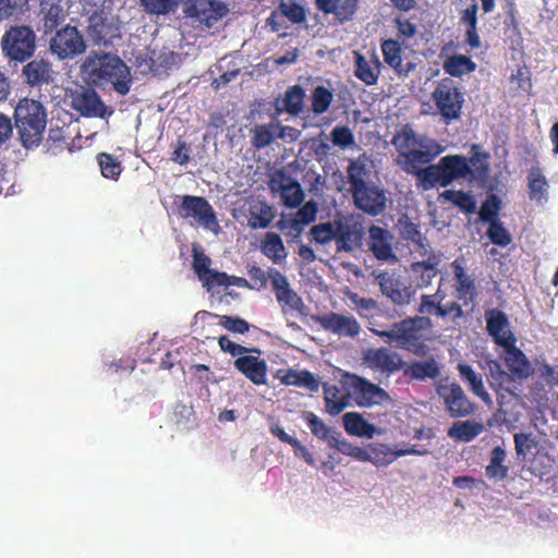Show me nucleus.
<instances>
[{
  "label": "nucleus",
  "instance_id": "5",
  "mask_svg": "<svg viewBox=\"0 0 558 558\" xmlns=\"http://www.w3.org/2000/svg\"><path fill=\"white\" fill-rule=\"evenodd\" d=\"M87 48L84 31L72 24L61 26L48 40V51L60 62L77 59L86 53Z\"/></svg>",
  "mask_w": 558,
  "mask_h": 558
},
{
  "label": "nucleus",
  "instance_id": "25",
  "mask_svg": "<svg viewBox=\"0 0 558 558\" xmlns=\"http://www.w3.org/2000/svg\"><path fill=\"white\" fill-rule=\"evenodd\" d=\"M401 369L404 376L417 381L434 380L440 376V364L434 357L403 362Z\"/></svg>",
  "mask_w": 558,
  "mask_h": 558
},
{
  "label": "nucleus",
  "instance_id": "7",
  "mask_svg": "<svg viewBox=\"0 0 558 558\" xmlns=\"http://www.w3.org/2000/svg\"><path fill=\"white\" fill-rule=\"evenodd\" d=\"M432 328L433 323L428 316H414L399 322V349L409 351L416 356H425L428 347L421 341L422 332Z\"/></svg>",
  "mask_w": 558,
  "mask_h": 558
},
{
  "label": "nucleus",
  "instance_id": "24",
  "mask_svg": "<svg viewBox=\"0 0 558 558\" xmlns=\"http://www.w3.org/2000/svg\"><path fill=\"white\" fill-rule=\"evenodd\" d=\"M317 322L325 329L340 337L354 338L361 331V326L353 316L339 313H329L317 317Z\"/></svg>",
  "mask_w": 558,
  "mask_h": 558
},
{
  "label": "nucleus",
  "instance_id": "21",
  "mask_svg": "<svg viewBox=\"0 0 558 558\" xmlns=\"http://www.w3.org/2000/svg\"><path fill=\"white\" fill-rule=\"evenodd\" d=\"M68 17V10L61 0H41L39 4L40 31L44 35L53 34Z\"/></svg>",
  "mask_w": 558,
  "mask_h": 558
},
{
  "label": "nucleus",
  "instance_id": "60",
  "mask_svg": "<svg viewBox=\"0 0 558 558\" xmlns=\"http://www.w3.org/2000/svg\"><path fill=\"white\" fill-rule=\"evenodd\" d=\"M457 292L464 305L473 303L477 295L474 280L470 276L457 280Z\"/></svg>",
  "mask_w": 558,
  "mask_h": 558
},
{
  "label": "nucleus",
  "instance_id": "8",
  "mask_svg": "<svg viewBox=\"0 0 558 558\" xmlns=\"http://www.w3.org/2000/svg\"><path fill=\"white\" fill-rule=\"evenodd\" d=\"M432 99L446 123L460 119L464 96L451 78L446 77L438 82Z\"/></svg>",
  "mask_w": 558,
  "mask_h": 558
},
{
  "label": "nucleus",
  "instance_id": "43",
  "mask_svg": "<svg viewBox=\"0 0 558 558\" xmlns=\"http://www.w3.org/2000/svg\"><path fill=\"white\" fill-rule=\"evenodd\" d=\"M442 69L450 76L461 77L475 71L476 64L464 54H453L444 61Z\"/></svg>",
  "mask_w": 558,
  "mask_h": 558
},
{
  "label": "nucleus",
  "instance_id": "46",
  "mask_svg": "<svg viewBox=\"0 0 558 558\" xmlns=\"http://www.w3.org/2000/svg\"><path fill=\"white\" fill-rule=\"evenodd\" d=\"M440 197L452 203L465 214H473L476 210V202L473 195L464 191L446 190L440 194Z\"/></svg>",
  "mask_w": 558,
  "mask_h": 558
},
{
  "label": "nucleus",
  "instance_id": "36",
  "mask_svg": "<svg viewBox=\"0 0 558 558\" xmlns=\"http://www.w3.org/2000/svg\"><path fill=\"white\" fill-rule=\"evenodd\" d=\"M484 426L482 423L466 420L456 421L448 429V436L458 441L470 442L475 439L482 432Z\"/></svg>",
  "mask_w": 558,
  "mask_h": 558
},
{
  "label": "nucleus",
  "instance_id": "53",
  "mask_svg": "<svg viewBox=\"0 0 558 558\" xmlns=\"http://www.w3.org/2000/svg\"><path fill=\"white\" fill-rule=\"evenodd\" d=\"M487 368H488V377H489V384L493 388L499 387L504 388L506 391L512 393L509 387H505L506 384H509L511 381L510 375L504 371L500 363L497 361H488L487 362Z\"/></svg>",
  "mask_w": 558,
  "mask_h": 558
},
{
  "label": "nucleus",
  "instance_id": "2",
  "mask_svg": "<svg viewBox=\"0 0 558 558\" xmlns=\"http://www.w3.org/2000/svg\"><path fill=\"white\" fill-rule=\"evenodd\" d=\"M84 77L93 85L111 84L120 95H126L131 88L129 66L116 54L102 51H90L80 65Z\"/></svg>",
  "mask_w": 558,
  "mask_h": 558
},
{
  "label": "nucleus",
  "instance_id": "14",
  "mask_svg": "<svg viewBox=\"0 0 558 558\" xmlns=\"http://www.w3.org/2000/svg\"><path fill=\"white\" fill-rule=\"evenodd\" d=\"M268 277L282 312L287 314L288 311H295L303 314L305 304L298 293L291 289L288 278L276 268L268 269Z\"/></svg>",
  "mask_w": 558,
  "mask_h": 558
},
{
  "label": "nucleus",
  "instance_id": "58",
  "mask_svg": "<svg viewBox=\"0 0 558 558\" xmlns=\"http://www.w3.org/2000/svg\"><path fill=\"white\" fill-rule=\"evenodd\" d=\"M486 234L494 244L501 247L507 246L511 242V235L500 220L488 223Z\"/></svg>",
  "mask_w": 558,
  "mask_h": 558
},
{
  "label": "nucleus",
  "instance_id": "32",
  "mask_svg": "<svg viewBox=\"0 0 558 558\" xmlns=\"http://www.w3.org/2000/svg\"><path fill=\"white\" fill-rule=\"evenodd\" d=\"M457 368L461 379L469 385L470 390L486 404L490 405L493 400L484 388L482 375L476 373L471 365L465 363H459Z\"/></svg>",
  "mask_w": 558,
  "mask_h": 558
},
{
  "label": "nucleus",
  "instance_id": "17",
  "mask_svg": "<svg viewBox=\"0 0 558 558\" xmlns=\"http://www.w3.org/2000/svg\"><path fill=\"white\" fill-rule=\"evenodd\" d=\"M336 248L339 253H351L361 248L364 228L361 222L349 219H337Z\"/></svg>",
  "mask_w": 558,
  "mask_h": 558
},
{
  "label": "nucleus",
  "instance_id": "61",
  "mask_svg": "<svg viewBox=\"0 0 558 558\" xmlns=\"http://www.w3.org/2000/svg\"><path fill=\"white\" fill-rule=\"evenodd\" d=\"M335 146L345 149L354 144V135L348 126H335L330 133Z\"/></svg>",
  "mask_w": 558,
  "mask_h": 558
},
{
  "label": "nucleus",
  "instance_id": "26",
  "mask_svg": "<svg viewBox=\"0 0 558 558\" xmlns=\"http://www.w3.org/2000/svg\"><path fill=\"white\" fill-rule=\"evenodd\" d=\"M234 367L255 385L267 383V363L258 356L243 354L234 361Z\"/></svg>",
  "mask_w": 558,
  "mask_h": 558
},
{
  "label": "nucleus",
  "instance_id": "10",
  "mask_svg": "<svg viewBox=\"0 0 558 558\" xmlns=\"http://www.w3.org/2000/svg\"><path fill=\"white\" fill-rule=\"evenodd\" d=\"M70 106L81 116L108 120L114 112L107 106L98 93L90 87L80 86L70 94Z\"/></svg>",
  "mask_w": 558,
  "mask_h": 558
},
{
  "label": "nucleus",
  "instance_id": "4",
  "mask_svg": "<svg viewBox=\"0 0 558 558\" xmlns=\"http://www.w3.org/2000/svg\"><path fill=\"white\" fill-rule=\"evenodd\" d=\"M14 119L22 145L26 149L38 147L47 125L44 106L37 100L25 98L17 104Z\"/></svg>",
  "mask_w": 558,
  "mask_h": 558
},
{
  "label": "nucleus",
  "instance_id": "18",
  "mask_svg": "<svg viewBox=\"0 0 558 558\" xmlns=\"http://www.w3.org/2000/svg\"><path fill=\"white\" fill-rule=\"evenodd\" d=\"M486 330L499 347H509L515 343L517 339L510 329V322L507 314L498 308H490L485 312Z\"/></svg>",
  "mask_w": 558,
  "mask_h": 558
},
{
  "label": "nucleus",
  "instance_id": "9",
  "mask_svg": "<svg viewBox=\"0 0 558 558\" xmlns=\"http://www.w3.org/2000/svg\"><path fill=\"white\" fill-rule=\"evenodd\" d=\"M179 215L184 219L192 218L197 226L214 234L221 230L213 206L202 196L184 195L179 206Z\"/></svg>",
  "mask_w": 558,
  "mask_h": 558
},
{
  "label": "nucleus",
  "instance_id": "20",
  "mask_svg": "<svg viewBox=\"0 0 558 558\" xmlns=\"http://www.w3.org/2000/svg\"><path fill=\"white\" fill-rule=\"evenodd\" d=\"M392 240L393 236L387 229L376 225L368 228V248L376 259L392 264L398 262Z\"/></svg>",
  "mask_w": 558,
  "mask_h": 558
},
{
  "label": "nucleus",
  "instance_id": "19",
  "mask_svg": "<svg viewBox=\"0 0 558 558\" xmlns=\"http://www.w3.org/2000/svg\"><path fill=\"white\" fill-rule=\"evenodd\" d=\"M24 82L32 88L40 89L54 81V71L50 60L41 57L29 60L22 68Z\"/></svg>",
  "mask_w": 558,
  "mask_h": 558
},
{
  "label": "nucleus",
  "instance_id": "63",
  "mask_svg": "<svg viewBox=\"0 0 558 558\" xmlns=\"http://www.w3.org/2000/svg\"><path fill=\"white\" fill-rule=\"evenodd\" d=\"M201 281L203 286L207 289V291L214 292V289L216 287H229L230 276H228L226 272L211 270L209 275L201 276Z\"/></svg>",
  "mask_w": 558,
  "mask_h": 558
},
{
  "label": "nucleus",
  "instance_id": "62",
  "mask_svg": "<svg viewBox=\"0 0 558 558\" xmlns=\"http://www.w3.org/2000/svg\"><path fill=\"white\" fill-rule=\"evenodd\" d=\"M218 343H219L220 349L223 352H228L232 356L240 357L243 354L252 353V352H255V353H258V354L260 353L259 349L247 348V347L238 344V343L231 341L227 336H220L219 339H218Z\"/></svg>",
  "mask_w": 558,
  "mask_h": 558
},
{
  "label": "nucleus",
  "instance_id": "44",
  "mask_svg": "<svg viewBox=\"0 0 558 558\" xmlns=\"http://www.w3.org/2000/svg\"><path fill=\"white\" fill-rule=\"evenodd\" d=\"M323 390L326 411L330 415L336 416L349 407L350 403L348 397H339L340 390L337 386L324 384Z\"/></svg>",
  "mask_w": 558,
  "mask_h": 558
},
{
  "label": "nucleus",
  "instance_id": "64",
  "mask_svg": "<svg viewBox=\"0 0 558 558\" xmlns=\"http://www.w3.org/2000/svg\"><path fill=\"white\" fill-rule=\"evenodd\" d=\"M347 172H348V180H349L351 193L355 192L360 187L367 184V182L364 179L365 169L362 165H359L356 162H351L348 167Z\"/></svg>",
  "mask_w": 558,
  "mask_h": 558
},
{
  "label": "nucleus",
  "instance_id": "12",
  "mask_svg": "<svg viewBox=\"0 0 558 558\" xmlns=\"http://www.w3.org/2000/svg\"><path fill=\"white\" fill-rule=\"evenodd\" d=\"M436 393L442 400L445 409L451 417H466L475 411V404L457 383L438 384Z\"/></svg>",
  "mask_w": 558,
  "mask_h": 558
},
{
  "label": "nucleus",
  "instance_id": "57",
  "mask_svg": "<svg viewBox=\"0 0 558 558\" xmlns=\"http://www.w3.org/2000/svg\"><path fill=\"white\" fill-rule=\"evenodd\" d=\"M514 449L518 459L524 461L526 454L537 446L536 437L531 433H517L513 436Z\"/></svg>",
  "mask_w": 558,
  "mask_h": 558
},
{
  "label": "nucleus",
  "instance_id": "35",
  "mask_svg": "<svg viewBox=\"0 0 558 558\" xmlns=\"http://www.w3.org/2000/svg\"><path fill=\"white\" fill-rule=\"evenodd\" d=\"M531 201L543 204L548 199V181L538 167H532L527 174Z\"/></svg>",
  "mask_w": 558,
  "mask_h": 558
},
{
  "label": "nucleus",
  "instance_id": "6",
  "mask_svg": "<svg viewBox=\"0 0 558 558\" xmlns=\"http://www.w3.org/2000/svg\"><path fill=\"white\" fill-rule=\"evenodd\" d=\"M1 51L10 63H24L36 51V34L26 25H14L4 32L0 40Z\"/></svg>",
  "mask_w": 558,
  "mask_h": 558
},
{
  "label": "nucleus",
  "instance_id": "45",
  "mask_svg": "<svg viewBox=\"0 0 558 558\" xmlns=\"http://www.w3.org/2000/svg\"><path fill=\"white\" fill-rule=\"evenodd\" d=\"M303 420L306 422L312 434L318 439L326 441L329 446L331 439L337 434V430L330 426H327L323 420L313 412H304Z\"/></svg>",
  "mask_w": 558,
  "mask_h": 558
},
{
  "label": "nucleus",
  "instance_id": "30",
  "mask_svg": "<svg viewBox=\"0 0 558 558\" xmlns=\"http://www.w3.org/2000/svg\"><path fill=\"white\" fill-rule=\"evenodd\" d=\"M380 61L377 57L368 61L361 52L354 51V75L364 84L372 86L377 84Z\"/></svg>",
  "mask_w": 558,
  "mask_h": 558
},
{
  "label": "nucleus",
  "instance_id": "47",
  "mask_svg": "<svg viewBox=\"0 0 558 558\" xmlns=\"http://www.w3.org/2000/svg\"><path fill=\"white\" fill-rule=\"evenodd\" d=\"M278 121L259 124L253 129L252 144L257 149L269 146L277 138Z\"/></svg>",
  "mask_w": 558,
  "mask_h": 558
},
{
  "label": "nucleus",
  "instance_id": "13",
  "mask_svg": "<svg viewBox=\"0 0 558 558\" xmlns=\"http://www.w3.org/2000/svg\"><path fill=\"white\" fill-rule=\"evenodd\" d=\"M373 276L381 293L393 304L400 306L410 304L415 290L404 284L399 276L386 270L374 271Z\"/></svg>",
  "mask_w": 558,
  "mask_h": 558
},
{
  "label": "nucleus",
  "instance_id": "54",
  "mask_svg": "<svg viewBox=\"0 0 558 558\" xmlns=\"http://www.w3.org/2000/svg\"><path fill=\"white\" fill-rule=\"evenodd\" d=\"M180 59V54L173 51L160 52L156 58H150L151 64L149 69L155 74H160L161 70L167 71L175 66Z\"/></svg>",
  "mask_w": 558,
  "mask_h": 558
},
{
  "label": "nucleus",
  "instance_id": "3",
  "mask_svg": "<svg viewBox=\"0 0 558 558\" xmlns=\"http://www.w3.org/2000/svg\"><path fill=\"white\" fill-rule=\"evenodd\" d=\"M472 172L468 158L462 155H447L437 163L423 167L421 177L415 181L420 191H430L437 186L447 187L454 181L469 179Z\"/></svg>",
  "mask_w": 558,
  "mask_h": 558
},
{
  "label": "nucleus",
  "instance_id": "1",
  "mask_svg": "<svg viewBox=\"0 0 558 558\" xmlns=\"http://www.w3.org/2000/svg\"><path fill=\"white\" fill-rule=\"evenodd\" d=\"M392 144L399 151L398 165L407 174L414 177L415 181L421 177L423 167L420 166L432 165L446 149L436 140L418 134L408 125L393 136Z\"/></svg>",
  "mask_w": 558,
  "mask_h": 558
},
{
  "label": "nucleus",
  "instance_id": "56",
  "mask_svg": "<svg viewBox=\"0 0 558 558\" xmlns=\"http://www.w3.org/2000/svg\"><path fill=\"white\" fill-rule=\"evenodd\" d=\"M279 10L284 17L295 24L303 23L306 19L304 8L295 0H282Z\"/></svg>",
  "mask_w": 558,
  "mask_h": 558
},
{
  "label": "nucleus",
  "instance_id": "16",
  "mask_svg": "<svg viewBox=\"0 0 558 558\" xmlns=\"http://www.w3.org/2000/svg\"><path fill=\"white\" fill-rule=\"evenodd\" d=\"M354 205L362 211L378 216L387 207V196L385 190L374 185L365 184L352 193Z\"/></svg>",
  "mask_w": 558,
  "mask_h": 558
},
{
  "label": "nucleus",
  "instance_id": "11",
  "mask_svg": "<svg viewBox=\"0 0 558 558\" xmlns=\"http://www.w3.org/2000/svg\"><path fill=\"white\" fill-rule=\"evenodd\" d=\"M344 385L351 390L359 407L369 408L390 400L389 395L383 388L361 376L347 373Z\"/></svg>",
  "mask_w": 558,
  "mask_h": 558
},
{
  "label": "nucleus",
  "instance_id": "22",
  "mask_svg": "<svg viewBox=\"0 0 558 558\" xmlns=\"http://www.w3.org/2000/svg\"><path fill=\"white\" fill-rule=\"evenodd\" d=\"M228 8L218 0H185L184 13L186 16L195 17L198 21H217L225 16Z\"/></svg>",
  "mask_w": 558,
  "mask_h": 558
},
{
  "label": "nucleus",
  "instance_id": "51",
  "mask_svg": "<svg viewBox=\"0 0 558 558\" xmlns=\"http://www.w3.org/2000/svg\"><path fill=\"white\" fill-rule=\"evenodd\" d=\"M333 100V95L325 86H317L312 92V110L315 114L325 113Z\"/></svg>",
  "mask_w": 558,
  "mask_h": 558
},
{
  "label": "nucleus",
  "instance_id": "37",
  "mask_svg": "<svg viewBox=\"0 0 558 558\" xmlns=\"http://www.w3.org/2000/svg\"><path fill=\"white\" fill-rule=\"evenodd\" d=\"M381 51L385 62L390 65L399 75H408L412 65L410 63L404 68L401 59V47L397 40L387 39L381 44Z\"/></svg>",
  "mask_w": 558,
  "mask_h": 558
},
{
  "label": "nucleus",
  "instance_id": "50",
  "mask_svg": "<svg viewBox=\"0 0 558 558\" xmlns=\"http://www.w3.org/2000/svg\"><path fill=\"white\" fill-rule=\"evenodd\" d=\"M98 166L100 168L102 177L106 179L118 180L121 172V162L112 155L107 153H100L97 155Z\"/></svg>",
  "mask_w": 558,
  "mask_h": 558
},
{
  "label": "nucleus",
  "instance_id": "33",
  "mask_svg": "<svg viewBox=\"0 0 558 558\" xmlns=\"http://www.w3.org/2000/svg\"><path fill=\"white\" fill-rule=\"evenodd\" d=\"M502 348L506 350V365L512 375L520 379L527 378L530 375V362L525 354L515 347V343Z\"/></svg>",
  "mask_w": 558,
  "mask_h": 558
},
{
  "label": "nucleus",
  "instance_id": "55",
  "mask_svg": "<svg viewBox=\"0 0 558 558\" xmlns=\"http://www.w3.org/2000/svg\"><path fill=\"white\" fill-rule=\"evenodd\" d=\"M488 154L475 151L468 162L471 165L472 172L470 180H483L487 178L489 165L487 162Z\"/></svg>",
  "mask_w": 558,
  "mask_h": 558
},
{
  "label": "nucleus",
  "instance_id": "48",
  "mask_svg": "<svg viewBox=\"0 0 558 558\" xmlns=\"http://www.w3.org/2000/svg\"><path fill=\"white\" fill-rule=\"evenodd\" d=\"M181 0H140L144 11L154 15H167L174 13Z\"/></svg>",
  "mask_w": 558,
  "mask_h": 558
},
{
  "label": "nucleus",
  "instance_id": "27",
  "mask_svg": "<svg viewBox=\"0 0 558 558\" xmlns=\"http://www.w3.org/2000/svg\"><path fill=\"white\" fill-rule=\"evenodd\" d=\"M243 214L246 218V225L253 230L268 228L275 218L272 207L260 199L248 202Z\"/></svg>",
  "mask_w": 558,
  "mask_h": 558
},
{
  "label": "nucleus",
  "instance_id": "38",
  "mask_svg": "<svg viewBox=\"0 0 558 558\" xmlns=\"http://www.w3.org/2000/svg\"><path fill=\"white\" fill-rule=\"evenodd\" d=\"M506 457L507 453L504 448L500 446L493 448L489 463L485 469L488 478L499 482L508 477L509 468L505 464Z\"/></svg>",
  "mask_w": 558,
  "mask_h": 558
},
{
  "label": "nucleus",
  "instance_id": "39",
  "mask_svg": "<svg viewBox=\"0 0 558 558\" xmlns=\"http://www.w3.org/2000/svg\"><path fill=\"white\" fill-rule=\"evenodd\" d=\"M262 253L275 264H281L287 257L286 247L279 234L267 232L260 245Z\"/></svg>",
  "mask_w": 558,
  "mask_h": 558
},
{
  "label": "nucleus",
  "instance_id": "52",
  "mask_svg": "<svg viewBox=\"0 0 558 558\" xmlns=\"http://www.w3.org/2000/svg\"><path fill=\"white\" fill-rule=\"evenodd\" d=\"M337 220L322 222L311 228V234L315 242L319 244H327L331 241L336 242Z\"/></svg>",
  "mask_w": 558,
  "mask_h": 558
},
{
  "label": "nucleus",
  "instance_id": "29",
  "mask_svg": "<svg viewBox=\"0 0 558 558\" xmlns=\"http://www.w3.org/2000/svg\"><path fill=\"white\" fill-rule=\"evenodd\" d=\"M360 0H315L316 8L324 14H333L340 24L353 19Z\"/></svg>",
  "mask_w": 558,
  "mask_h": 558
},
{
  "label": "nucleus",
  "instance_id": "59",
  "mask_svg": "<svg viewBox=\"0 0 558 558\" xmlns=\"http://www.w3.org/2000/svg\"><path fill=\"white\" fill-rule=\"evenodd\" d=\"M369 462L376 466H387L395 461L393 451L385 445H369Z\"/></svg>",
  "mask_w": 558,
  "mask_h": 558
},
{
  "label": "nucleus",
  "instance_id": "40",
  "mask_svg": "<svg viewBox=\"0 0 558 558\" xmlns=\"http://www.w3.org/2000/svg\"><path fill=\"white\" fill-rule=\"evenodd\" d=\"M316 216L317 205L314 202H306L291 218H289L290 232H294L296 235L300 234L305 226L316 219Z\"/></svg>",
  "mask_w": 558,
  "mask_h": 558
},
{
  "label": "nucleus",
  "instance_id": "34",
  "mask_svg": "<svg viewBox=\"0 0 558 558\" xmlns=\"http://www.w3.org/2000/svg\"><path fill=\"white\" fill-rule=\"evenodd\" d=\"M400 235L416 245L421 255L428 252V240L422 235L418 225L410 220L408 216H402L398 220Z\"/></svg>",
  "mask_w": 558,
  "mask_h": 558
},
{
  "label": "nucleus",
  "instance_id": "31",
  "mask_svg": "<svg viewBox=\"0 0 558 558\" xmlns=\"http://www.w3.org/2000/svg\"><path fill=\"white\" fill-rule=\"evenodd\" d=\"M345 432L349 435L357 437L373 438L377 433V427L368 423L361 413L348 412L342 416Z\"/></svg>",
  "mask_w": 558,
  "mask_h": 558
},
{
  "label": "nucleus",
  "instance_id": "49",
  "mask_svg": "<svg viewBox=\"0 0 558 558\" xmlns=\"http://www.w3.org/2000/svg\"><path fill=\"white\" fill-rule=\"evenodd\" d=\"M501 209V198L496 194H489L482 203L478 216L481 221L490 223L498 221L499 211Z\"/></svg>",
  "mask_w": 558,
  "mask_h": 558
},
{
  "label": "nucleus",
  "instance_id": "41",
  "mask_svg": "<svg viewBox=\"0 0 558 558\" xmlns=\"http://www.w3.org/2000/svg\"><path fill=\"white\" fill-rule=\"evenodd\" d=\"M280 381L287 386L305 387L312 392H317L320 386L318 379L308 371L289 369Z\"/></svg>",
  "mask_w": 558,
  "mask_h": 558
},
{
  "label": "nucleus",
  "instance_id": "28",
  "mask_svg": "<svg viewBox=\"0 0 558 558\" xmlns=\"http://www.w3.org/2000/svg\"><path fill=\"white\" fill-rule=\"evenodd\" d=\"M305 92L300 85L289 87L282 97H278L274 101L277 114L287 112L291 116H299L304 107Z\"/></svg>",
  "mask_w": 558,
  "mask_h": 558
},
{
  "label": "nucleus",
  "instance_id": "15",
  "mask_svg": "<svg viewBox=\"0 0 558 558\" xmlns=\"http://www.w3.org/2000/svg\"><path fill=\"white\" fill-rule=\"evenodd\" d=\"M86 34L94 45L108 47L120 37V27L113 16L94 13L88 19Z\"/></svg>",
  "mask_w": 558,
  "mask_h": 558
},
{
  "label": "nucleus",
  "instance_id": "23",
  "mask_svg": "<svg viewBox=\"0 0 558 558\" xmlns=\"http://www.w3.org/2000/svg\"><path fill=\"white\" fill-rule=\"evenodd\" d=\"M364 363L372 369L395 373L402 368V359L387 348L368 349L363 353Z\"/></svg>",
  "mask_w": 558,
  "mask_h": 558
},
{
  "label": "nucleus",
  "instance_id": "42",
  "mask_svg": "<svg viewBox=\"0 0 558 558\" xmlns=\"http://www.w3.org/2000/svg\"><path fill=\"white\" fill-rule=\"evenodd\" d=\"M280 197L284 206L298 207L304 199V192L300 183L290 178H284L279 184Z\"/></svg>",
  "mask_w": 558,
  "mask_h": 558
}]
</instances>
